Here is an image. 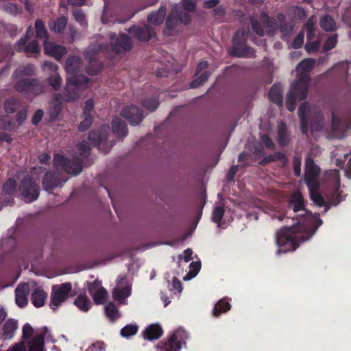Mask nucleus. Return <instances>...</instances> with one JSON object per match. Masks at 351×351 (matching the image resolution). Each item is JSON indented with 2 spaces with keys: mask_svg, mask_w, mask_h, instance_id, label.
I'll return each mask as SVG.
<instances>
[{
  "mask_svg": "<svg viewBox=\"0 0 351 351\" xmlns=\"http://www.w3.org/2000/svg\"><path fill=\"white\" fill-rule=\"evenodd\" d=\"M289 207L294 212L303 210L304 214L298 219V225L285 227L276 233V244L279 247L277 254L294 251L300 241L309 239L322 223L318 214L304 210V200L298 191L291 196Z\"/></svg>",
  "mask_w": 351,
  "mask_h": 351,
  "instance_id": "nucleus-1",
  "label": "nucleus"
},
{
  "mask_svg": "<svg viewBox=\"0 0 351 351\" xmlns=\"http://www.w3.org/2000/svg\"><path fill=\"white\" fill-rule=\"evenodd\" d=\"M315 60L311 58L302 60L297 66L296 71L299 76L298 81L293 84L287 95L286 106L289 110L293 111L298 100H302L306 97V90L309 77L306 74L314 66Z\"/></svg>",
  "mask_w": 351,
  "mask_h": 351,
  "instance_id": "nucleus-2",
  "label": "nucleus"
},
{
  "mask_svg": "<svg viewBox=\"0 0 351 351\" xmlns=\"http://www.w3.org/2000/svg\"><path fill=\"white\" fill-rule=\"evenodd\" d=\"M81 66L80 59L73 57L67 59L65 69L69 75L65 92L62 100L74 101L79 97V90L86 88L88 79L84 75H77Z\"/></svg>",
  "mask_w": 351,
  "mask_h": 351,
  "instance_id": "nucleus-3",
  "label": "nucleus"
},
{
  "mask_svg": "<svg viewBox=\"0 0 351 351\" xmlns=\"http://www.w3.org/2000/svg\"><path fill=\"white\" fill-rule=\"evenodd\" d=\"M23 339L27 344V351H44V339L52 340L51 335L47 327L34 330L27 323L23 326Z\"/></svg>",
  "mask_w": 351,
  "mask_h": 351,
  "instance_id": "nucleus-4",
  "label": "nucleus"
},
{
  "mask_svg": "<svg viewBox=\"0 0 351 351\" xmlns=\"http://www.w3.org/2000/svg\"><path fill=\"white\" fill-rule=\"evenodd\" d=\"M319 173V169L314 164L313 161L308 158L306 160L305 178L309 190L312 201L317 206L326 205V202L319 193V184L317 178Z\"/></svg>",
  "mask_w": 351,
  "mask_h": 351,
  "instance_id": "nucleus-5",
  "label": "nucleus"
},
{
  "mask_svg": "<svg viewBox=\"0 0 351 351\" xmlns=\"http://www.w3.org/2000/svg\"><path fill=\"white\" fill-rule=\"evenodd\" d=\"M34 72V66L32 64L19 67L15 71L14 75L16 79H19L16 84V88L18 91H27L39 94L43 92V86L38 84H36V82L32 81L25 76L32 74Z\"/></svg>",
  "mask_w": 351,
  "mask_h": 351,
  "instance_id": "nucleus-6",
  "label": "nucleus"
},
{
  "mask_svg": "<svg viewBox=\"0 0 351 351\" xmlns=\"http://www.w3.org/2000/svg\"><path fill=\"white\" fill-rule=\"evenodd\" d=\"M182 8L184 10H179L177 6H175L167 18L166 25L167 29H171L179 23L187 24L190 21V16L187 12H192L195 8V4L193 0H182L181 2Z\"/></svg>",
  "mask_w": 351,
  "mask_h": 351,
  "instance_id": "nucleus-7",
  "label": "nucleus"
},
{
  "mask_svg": "<svg viewBox=\"0 0 351 351\" xmlns=\"http://www.w3.org/2000/svg\"><path fill=\"white\" fill-rule=\"evenodd\" d=\"M132 282L126 276L119 275L116 280V285L112 291L114 300L121 304H127V299L132 294Z\"/></svg>",
  "mask_w": 351,
  "mask_h": 351,
  "instance_id": "nucleus-8",
  "label": "nucleus"
},
{
  "mask_svg": "<svg viewBox=\"0 0 351 351\" xmlns=\"http://www.w3.org/2000/svg\"><path fill=\"white\" fill-rule=\"evenodd\" d=\"M187 338L186 331L178 328L171 335L167 342L160 343L157 346V351H179Z\"/></svg>",
  "mask_w": 351,
  "mask_h": 351,
  "instance_id": "nucleus-9",
  "label": "nucleus"
},
{
  "mask_svg": "<svg viewBox=\"0 0 351 351\" xmlns=\"http://www.w3.org/2000/svg\"><path fill=\"white\" fill-rule=\"evenodd\" d=\"M72 286L70 282L56 285L52 287L50 306L56 310L69 297Z\"/></svg>",
  "mask_w": 351,
  "mask_h": 351,
  "instance_id": "nucleus-10",
  "label": "nucleus"
},
{
  "mask_svg": "<svg viewBox=\"0 0 351 351\" xmlns=\"http://www.w3.org/2000/svg\"><path fill=\"white\" fill-rule=\"evenodd\" d=\"M299 115L301 121V130L304 134L308 131V124L311 125L312 130H319L318 127H314L313 122L319 119V116L314 108L306 104H303L299 108Z\"/></svg>",
  "mask_w": 351,
  "mask_h": 351,
  "instance_id": "nucleus-11",
  "label": "nucleus"
},
{
  "mask_svg": "<svg viewBox=\"0 0 351 351\" xmlns=\"http://www.w3.org/2000/svg\"><path fill=\"white\" fill-rule=\"evenodd\" d=\"M38 178H25L19 188L23 199L25 202H32L36 199L39 195V189L35 183Z\"/></svg>",
  "mask_w": 351,
  "mask_h": 351,
  "instance_id": "nucleus-12",
  "label": "nucleus"
},
{
  "mask_svg": "<svg viewBox=\"0 0 351 351\" xmlns=\"http://www.w3.org/2000/svg\"><path fill=\"white\" fill-rule=\"evenodd\" d=\"M54 166L57 169H62L64 171L77 175L82 171L80 160L75 158L71 162L61 154H56L53 158Z\"/></svg>",
  "mask_w": 351,
  "mask_h": 351,
  "instance_id": "nucleus-13",
  "label": "nucleus"
},
{
  "mask_svg": "<svg viewBox=\"0 0 351 351\" xmlns=\"http://www.w3.org/2000/svg\"><path fill=\"white\" fill-rule=\"evenodd\" d=\"M261 22L263 24L264 28L261 27L256 21L252 20L253 29L257 34L263 36L265 34L272 35L274 33L276 29V23L274 19L269 18L266 14H263L261 17Z\"/></svg>",
  "mask_w": 351,
  "mask_h": 351,
  "instance_id": "nucleus-14",
  "label": "nucleus"
},
{
  "mask_svg": "<svg viewBox=\"0 0 351 351\" xmlns=\"http://www.w3.org/2000/svg\"><path fill=\"white\" fill-rule=\"evenodd\" d=\"M88 291L97 304H104L108 298L107 291L101 286L99 281L95 280L90 284Z\"/></svg>",
  "mask_w": 351,
  "mask_h": 351,
  "instance_id": "nucleus-15",
  "label": "nucleus"
},
{
  "mask_svg": "<svg viewBox=\"0 0 351 351\" xmlns=\"http://www.w3.org/2000/svg\"><path fill=\"white\" fill-rule=\"evenodd\" d=\"M43 70L51 76L49 77V83L53 89L58 90L61 84L62 80L59 74L57 73L58 66L50 62H45L43 65Z\"/></svg>",
  "mask_w": 351,
  "mask_h": 351,
  "instance_id": "nucleus-16",
  "label": "nucleus"
},
{
  "mask_svg": "<svg viewBox=\"0 0 351 351\" xmlns=\"http://www.w3.org/2000/svg\"><path fill=\"white\" fill-rule=\"evenodd\" d=\"M111 44L113 49L117 52L122 51H129L131 49L132 44L130 38L125 34H120L118 38H115V35L110 34Z\"/></svg>",
  "mask_w": 351,
  "mask_h": 351,
  "instance_id": "nucleus-17",
  "label": "nucleus"
},
{
  "mask_svg": "<svg viewBox=\"0 0 351 351\" xmlns=\"http://www.w3.org/2000/svg\"><path fill=\"white\" fill-rule=\"evenodd\" d=\"M245 40V34L243 32L238 31L233 37V55L237 57H247L250 55L248 53V49L243 45Z\"/></svg>",
  "mask_w": 351,
  "mask_h": 351,
  "instance_id": "nucleus-18",
  "label": "nucleus"
},
{
  "mask_svg": "<svg viewBox=\"0 0 351 351\" xmlns=\"http://www.w3.org/2000/svg\"><path fill=\"white\" fill-rule=\"evenodd\" d=\"M32 34V30L30 27H29L25 38L21 39L16 45V47L18 50L32 53H37L39 51V47L36 41L31 42L27 45L26 44L27 40L29 39Z\"/></svg>",
  "mask_w": 351,
  "mask_h": 351,
  "instance_id": "nucleus-19",
  "label": "nucleus"
},
{
  "mask_svg": "<svg viewBox=\"0 0 351 351\" xmlns=\"http://www.w3.org/2000/svg\"><path fill=\"white\" fill-rule=\"evenodd\" d=\"M121 114L134 125L139 124L143 117L138 108L134 106L124 108L122 110Z\"/></svg>",
  "mask_w": 351,
  "mask_h": 351,
  "instance_id": "nucleus-20",
  "label": "nucleus"
},
{
  "mask_svg": "<svg viewBox=\"0 0 351 351\" xmlns=\"http://www.w3.org/2000/svg\"><path fill=\"white\" fill-rule=\"evenodd\" d=\"M129 32L141 41L149 40L155 33L154 29L149 26L143 27L134 26L129 29Z\"/></svg>",
  "mask_w": 351,
  "mask_h": 351,
  "instance_id": "nucleus-21",
  "label": "nucleus"
},
{
  "mask_svg": "<svg viewBox=\"0 0 351 351\" xmlns=\"http://www.w3.org/2000/svg\"><path fill=\"white\" fill-rule=\"evenodd\" d=\"M18 328V322L14 319H8L3 325L0 337L3 339H11Z\"/></svg>",
  "mask_w": 351,
  "mask_h": 351,
  "instance_id": "nucleus-22",
  "label": "nucleus"
},
{
  "mask_svg": "<svg viewBox=\"0 0 351 351\" xmlns=\"http://www.w3.org/2000/svg\"><path fill=\"white\" fill-rule=\"evenodd\" d=\"M29 288L27 284L19 285L15 290V300L20 307H24L27 304V296Z\"/></svg>",
  "mask_w": 351,
  "mask_h": 351,
  "instance_id": "nucleus-23",
  "label": "nucleus"
},
{
  "mask_svg": "<svg viewBox=\"0 0 351 351\" xmlns=\"http://www.w3.org/2000/svg\"><path fill=\"white\" fill-rule=\"evenodd\" d=\"M45 53L53 56L56 59H60L66 52L64 47L56 45L54 43H44Z\"/></svg>",
  "mask_w": 351,
  "mask_h": 351,
  "instance_id": "nucleus-24",
  "label": "nucleus"
},
{
  "mask_svg": "<svg viewBox=\"0 0 351 351\" xmlns=\"http://www.w3.org/2000/svg\"><path fill=\"white\" fill-rule=\"evenodd\" d=\"M162 334V329L159 324H152L147 326L143 331V337L145 339L152 341L158 339Z\"/></svg>",
  "mask_w": 351,
  "mask_h": 351,
  "instance_id": "nucleus-25",
  "label": "nucleus"
},
{
  "mask_svg": "<svg viewBox=\"0 0 351 351\" xmlns=\"http://www.w3.org/2000/svg\"><path fill=\"white\" fill-rule=\"evenodd\" d=\"M306 29L307 31L308 41L306 44L305 48L308 53H311L319 47V43L317 41L310 42L313 34V22L311 19L308 21L306 25Z\"/></svg>",
  "mask_w": 351,
  "mask_h": 351,
  "instance_id": "nucleus-26",
  "label": "nucleus"
},
{
  "mask_svg": "<svg viewBox=\"0 0 351 351\" xmlns=\"http://www.w3.org/2000/svg\"><path fill=\"white\" fill-rule=\"evenodd\" d=\"M166 14V9L160 8L157 12H154L148 16L149 27L150 25H158L161 24Z\"/></svg>",
  "mask_w": 351,
  "mask_h": 351,
  "instance_id": "nucleus-27",
  "label": "nucleus"
},
{
  "mask_svg": "<svg viewBox=\"0 0 351 351\" xmlns=\"http://www.w3.org/2000/svg\"><path fill=\"white\" fill-rule=\"evenodd\" d=\"M43 188L46 191H49L59 185V181L56 178V174L54 172H48L43 178Z\"/></svg>",
  "mask_w": 351,
  "mask_h": 351,
  "instance_id": "nucleus-28",
  "label": "nucleus"
},
{
  "mask_svg": "<svg viewBox=\"0 0 351 351\" xmlns=\"http://www.w3.org/2000/svg\"><path fill=\"white\" fill-rule=\"evenodd\" d=\"M112 131L118 137H124L128 134L126 125L120 118H115L112 121Z\"/></svg>",
  "mask_w": 351,
  "mask_h": 351,
  "instance_id": "nucleus-29",
  "label": "nucleus"
},
{
  "mask_svg": "<svg viewBox=\"0 0 351 351\" xmlns=\"http://www.w3.org/2000/svg\"><path fill=\"white\" fill-rule=\"evenodd\" d=\"M47 294L42 289H37L32 294V304L36 307L44 305Z\"/></svg>",
  "mask_w": 351,
  "mask_h": 351,
  "instance_id": "nucleus-30",
  "label": "nucleus"
},
{
  "mask_svg": "<svg viewBox=\"0 0 351 351\" xmlns=\"http://www.w3.org/2000/svg\"><path fill=\"white\" fill-rule=\"evenodd\" d=\"M108 129V127H105L101 132L93 131L88 135L89 141L94 145H99L101 146L103 141L106 138V131Z\"/></svg>",
  "mask_w": 351,
  "mask_h": 351,
  "instance_id": "nucleus-31",
  "label": "nucleus"
},
{
  "mask_svg": "<svg viewBox=\"0 0 351 351\" xmlns=\"http://www.w3.org/2000/svg\"><path fill=\"white\" fill-rule=\"evenodd\" d=\"M269 97L272 101L276 103L279 106H282V88L280 86L274 85L270 89Z\"/></svg>",
  "mask_w": 351,
  "mask_h": 351,
  "instance_id": "nucleus-32",
  "label": "nucleus"
},
{
  "mask_svg": "<svg viewBox=\"0 0 351 351\" xmlns=\"http://www.w3.org/2000/svg\"><path fill=\"white\" fill-rule=\"evenodd\" d=\"M75 304L84 312L88 311L91 305L88 298L85 295H79L75 300Z\"/></svg>",
  "mask_w": 351,
  "mask_h": 351,
  "instance_id": "nucleus-33",
  "label": "nucleus"
},
{
  "mask_svg": "<svg viewBox=\"0 0 351 351\" xmlns=\"http://www.w3.org/2000/svg\"><path fill=\"white\" fill-rule=\"evenodd\" d=\"M320 25L325 31H334L336 29L335 21L329 16H325L321 19Z\"/></svg>",
  "mask_w": 351,
  "mask_h": 351,
  "instance_id": "nucleus-34",
  "label": "nucleus"
},
{
  "mask_svg": "<svg viewBox=\"0 0 351 351\" xmlns=\"http://www.w3.org/2000/svg\"><path fill=\"white\" fill-rule=\"evenodd\" d=\"M230 308V304L224 300H220L214 307L213 314L218 317L221 313L228 311Z\"/></svg>",
  "mask_w": 351,
  "mask_h": 351,
  "instance_id": "nucleus-35",
  "label": "nucleus"
},
{
  "mask_svg": "<svg viewBox=\"0 0 351 351\" xmlns=\"http://www.w3.org/2000/svg\"><path fill=\"white\" fill-rule=\"evenodd\" d=\"M66 25V19L64 17L58 19L49 24L51 31L56 32H61Z\"/></svg>",
  "mask_w": 351,
  "mask_h": 351,
  "instance_id": "nucleus-36",
  "label": "nucleus"
},
{
  "mask_svg": "<svg viewBox=\"0 0 351 351\" xmlns=\"http://www.w3.org/2000/svg\"><path fill=\"white\" fill-rule=\"evenodd\" d=\"M36 36L40 38H45L44 43H47V33L45 29L44 23L40 21H37L35 24Z\"/></svg>",
  "mask_w": 351,
  "mask_h": 351,
  "instance_id": "nucleus-37",
  "label": "nucleus"
},
{
  "mask_svg": "<svg viewBox=\"0 0 351 351\" xmlns=\"http://www.w3.org/2000/svg\"><path fill=\"white\" fill-rule=\"evenodd\" d=\"M105 312L107 317L112 320L119 317L118 310L116 306L112 302L107 304L105 307Z\"/></svg>",
  "mask_w": 351,
  "mask_h": 351,
  "instance_id": "nucleus-38",
  "label": "nucleus"
},
{
  "mask_svg": "<svg viewBox=\"0 0 351 351\" xmlns=\"http://www.w3.org/2000/svg\"><path fill=\"white\" fill-rule=\"evenodd\" d=\"M278 141L282 145H286L289 141V137L286 132L285 125L284 124H280L278 127Z\"/></svg>",
  "mask_w": 351,
  "mask_h": 351,
  "instance_id": "nucleus-39",
  "label": "nucleus"
},
{
  "mask_svg": "<svg viewBox=\"0 0 351 351\" xmlns=\"http://www.w3.org/2000/svg\"><path fill=\"white\" fill-rule=\"evenodd\" d=\"M210 73L208 71H205L199 76L196 75V78L190 84L191 88H197L202 85L209 77Z\"/></svg>",
  "mask_w": 351,
  "mask_h": 351,
  "instance_id": "nucleus-40",
  "label": "nucleus"
},
{
  "mask_svg": "<svg viewBox=\"0 0 351 351\" xmlns=\"http://www.w3.org/2000/svg\"><path fill=\"white\" fill-rule=\"evenodd\" d=\"M138 331V326L136 325H127L123 327L121 330V335L124 337H130L135 335Z\"/></svg>",
  "mask_w": 351,
  "mask_h": 351,
  "instance_id": "nucleus-41",
  "label": "nucleus"
},
{
  "mask_svg": "<svg viewBox=\"0 0 351 351\" xmlns=\"http://www.w3.org/2000/svg\"><path fill=\"white\" fill-rule=\"evenodd\" d=\"M200 265L199 262H192L190 265L189 273L184 278V280H190L195 277L200 269Z\"/></svg>",
  "mask_w": 351,
  "mask_h": 351,
  "instance_id": "nucleus-42",
  "label": "nucleus"
},
{
  "mask_svg": "<svg viewBox=\"0 0 351 351\" xmlns=\"http://www.w3.org/2000/svg\"><path fill=\"white\" fill-rule=\"evenodd\" d=\"M16 182L14 180H8L3 185V190L8 195H12L16 191Z\"/></svg>",
  "mask_w": 351,
  "mask_h": 351,
  "instance_id": "nucleus-43",
  "label": "nucleus"
},
{
  "mask_svg": "<svg viewBox=\"0 0 351 351\" xmlns=\"http://www.w3.org/2000/svg\"><path fill=\"white\" fill-rule=\"evenodd\" d=\"M224 214V209L222 206H217L213 212L212 215V220L215 223L219 224L221 219H222Z\"/></svg>",
  "mask_w": 351,
  "mask_h": 351,
  "instance_id": "nucleus-44",
  "label": "nucleus"
},
{
  "mask_svg": "<svg viewBox=\"0 0 351 351\" xmlns=\"http://www.w3.org/2000/svg\"><path fill=\"white\" fill-rule=\"evenodd\" d=\"M93 121L92 115L83 114V121H82L78 126V129L80 131H85L91 125Z\"/></svg>",
  "mask_w": 351,
  "mask_h": 351,
  "instance_id": "nucleus-45",
  "label": "nucleus"
},
{
  "mask_svg": "<svg viewBox=\"0 0 351 351\" xmlns=\"http://www.w3.org/2000/svg\"><path fill=\"white\" fill-rule=\"evenodd\" d=\"M19 107V103L14 99H8L4 105V108L6 112L12 113Z\"/></svg>",
  "mask_w": 351,
  "mask_h": 351,
  "instance_id": "nucleus-46",
  "label": "nucleus"
},
{
  "mask_svg": "<svg viewBox=\"0 0 351 351\" xmlns=\"http://www.w3.org/2000/svg\"><path fill=\"white\" fill-rule=\"evenodd\" d=\"M341 193V191H340L339 188L337 187L335 192L332 194L330 201L329 202L330 205L335 206L343 199V197H340Z\"/></svg>",
  "mask_w": 351,
  "mask_h": 351,
  "instance_id": "nucleus-47",
  "label": "nucleus"
},
{
  "mask_svg": "<svg viewBox=\"0 0 351 351\" xmlns=\"http://www.w3.org/2000/svg\"><path fill=\"white\" fill-rule=\"evenodd\" d=\"M106 346L102 341H97L92 343L86 351H105Z\"/></svg>",
  "mask_w": 351,
  "mask_h": 351,
  "instance_id": "nucleus-48",
  "label": "nucleus"
},
{
  "mask_svg": "<svg viewBox=\"0 0 351 351\" xmlns=\"http://www.w3.org/2000/svg\"><path fill=\"white\" fill-rule=\"evenodd\" d=\"M158 106V102L155 99H152L147 101H145L143 104V106L145 109L149 111H154L157 108Z\"/></svg>",
  "mask_w": 351,
  "mask_h": 351,
  "instance_id": "nucleus-49",
  "label": "nucleus"
},
{
  "mask_svg": "<svg viewBox=\"0 0 351 351\" xmlns=\"http://www.w3.org/2000/svg\"><path fill=\"white\" fill-rule=\"evenodd\" d=\"M73 16L75 20L82 25L86 24L85 15L81 10H75L73 11Z\"/></svg>",
  "mask_w": 351,
  "mask_h": 351,
  "instance_id": "nucleus-50",
  "label": "nucleus"
},
{
  "mask_svg": "<svg viewBox=\"0 0 351 351\" xmlns=\"http://www.w3.org/2000/svg\"><path fill=\"white\" fill-rule=\"evenodd\" d=\"M336 44H337V38L335 36L329 37L324 46V50L325 51H328V50L332 49L333 47H335Z\"/></svg>",
  "mask_w": 351,
  "mask_h": 351,
  "instance_id": "nucleus-51",
  "label": "nucleus"
},
{
  "mask_svg": "<svg viewBox=\"0 0 351 351\" xmlns=\"http://www.w3.org/2000/svg\"><path fill=\"white\" fill-rule=\"evenodd\" d=\"M103 45H99V47H97V48H95V46H90L88 49L86 50V56L91 60V58H93V55L95 53H96V52L97 51H101L102 49H103Z\"/></svg>",
  "mask_w": 351,
  "mask_h": 351,
  "instance_id": "nucleus-52",
  "label": "nucleus"
},
{
  "mask_svg": "<svg viewBox=\"0 0 351 351\" xmlns=\"http://www.w3.org/2000/svg\"><path fill=\"white\" fill-rule=\"evenodd\" d=\"M303 43H304V34H303V33L301 32L296 36V38L293 40V42L292 43V47L295 49L300 48L303 45Z\"/></svg>",
  "mask_w": 351,
  "mask_h": 351,
  "instance_id": "nucleus-53",
  "label": "nucleus"
},
{
  "mask_svg": "<svg viewBox=\"0 0 351 351\" xmlns=\"http://www.w3.org/2000/svg\"><path fill=\"white\" fill-rule=\"evenodd\" d=\"M94 107V102L93 99H88L85 103L84 109V114L85 115H92L91 112Z\"/></svg>",
  "mask_w": 351,
  "mask_h": 351,
  "instance_id": "nucleus-54",
  "label": "nucleus"
},
{
  "mask_svg": "<svg viewBox=\"0 0 351 351\" xmlns=\"http://www.w3.org/2000/svg\"><path fill=\"white\" fill-rule=\"evenodd\" d=\"M3 8L5 11L10 12L12 14H16L19 12H20L21 9L19 8L15 4L9 3L7 5H5L3 6Z\"/></svg>",
  "mask_w": 351,
  "mask_h": 351,
  "instance_id": "nucleus-55",
  "label": "nucleus"
},
{
  "mask_svg": "<svg viewBox=\"0 0 351 351\" xmlns=\"http://www.w3.org/2000/svg\"><path fill=\"white\" fill-rule=\"evenodd\" d=\"M345 158L347 160L346 169L345 170L346 176L348 178H351V153L346 154Z\"/></svg>",
  "mask_w": 351,
  "mask_h": 351,
  "instance_id": "nucleus-56",
  "label": "nucleus"
},
{
  "mask_svg": "<svg viewBox=\"0 0 351 351\" xmlns=\"http://www.w3.org/2000/svg\"><path fill=\"white\" fill-rule=\"evenodd\" d=\"M329 179L332 180L337 185L339 183V173L337 170H330L328 173Z\"/></svg>",
  "mask_w": 351,
  "mask_h": 351,
  "instance_id": "nucleus-57",
  "label": "nucleus"
},
{
  "mask_svg": "<svg viewBox=\"0 0 351 351\" xmlns=\"http://www.w3.org/2000/svg\"><path fill=\"white\" fill-rule=\"evenodd\" d=\"M301 160L298 158H295L293 160V170L295 176H300L301 173Z\"/></svg>",
  "mask_w": 351,
  "mask_h": 351,
  "instance_id": "nucleus-58",
  "label": "nucleus"
},
{
  "mask_svg": "<svg viewBox=\"0 0 351 351\" xmlns=\"http://www.w3.org/2000/svg\"><path fill=\"white\" fill-rule=\"evenodd\" d=\"M172 287L170 288L171 290L178 291L179 293L182 291V287L181 282L176 278H173L172 280Z\"/></svg>",
  "mask_w": 351,
  "mask_h": 351,
  "instance_id": "nucleus-59",
  "label": "nucleus"
},
{
  "mask_svg": "<svg viewBox=\"0 0 351 351\" xmlns=\"http://www.w3.org/2000/svg\"><path fill=\"white\" fill-rule=\"evenodd\" d=\"M8 351H27L26 348L23 343H16L10 346Z\"/></svg>",
  "mask_w": 351,
  "mask_h": 351,
  "instance_id": "nucleus-60",
  "label": "nucleus"
},
{
  "mask_svg": "<svg viewBox=\"0 0 351 351\" xmlns=\"http://www.w3.org/2000/svg\"><path fill=\"white\" fill-rule=\"evenodd\" d=\"M43 116V111L40 110H37L32 118V123L34 125H37L42 120Z\"/></svg>",
  "mask_w": 351,
  "mask_h": 351,
  "instance_id": "nucleus-61",
  "label": "nucleus"
},
{
  "mask_svg": "<svg viewBox=\"0 0 351 351\" xmlns=\"http://www.w3.org/2000/svg\"><path fill=\"white\" fill-rule=\"evenodd\" d=\"M262 142L265 145V146L269 149L273 148L274 143L271 141V139L269 138L267 135H263L261 137Z\"/></svg>",
  "mask_w": 351,
  "mask_h": 351,
  "instance_id": "nucleus-62",
  "label": "nucleus"
},
{
  "mask_svg": "<svg viewBox=\"0 0 351 351\" xmlns=\"http://www.w3.org/2000/svg\"><path fill=\"white\" fill-rule=\"evenodd\" d=\"M78 149L81 155H85L88 152L89 147L86 142H82L78 145Z\"/></svg>",
  "mask_w": 351,
  "mask_h": 351,
  "instance_id": "nucleus-63",
  "label": "nucleus"
},
{
  "mask_svg": "<svg viewBox=\"0 0 351 351\" xmlns=\"http://www.w3.org/2000/svg\"><path fill=\"white\" fill-rule=\"evenodd\" d=\"M207 66H208V63H207L206 61H202V62H200L199 63V64L197 65L195 75H198L199 73L201 71H202L203 70H204L205 69H206Z\"/></svg>",
  "mask_w": 351,
  "mask_h": 351,
  "instance_id": "nucleus-64",
  "label": "nucleus"
}]
</instances>
